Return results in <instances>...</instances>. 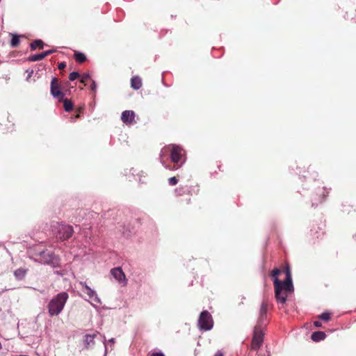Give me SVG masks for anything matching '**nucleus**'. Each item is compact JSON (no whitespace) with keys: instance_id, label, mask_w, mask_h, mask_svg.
<instances>
[{"instance_id":"1","label":"nucleus","mask_w":356,"mask_h":356,"mask_svg":"<svg viewBox=\"0 0 356 356\" xmlns=\"http://www.w3.org/2000/svg\"><path fill=\"white\" fill-rule=\"evenodd\" d=\"M284 272L286 275L284 282H281L277 277L274 279L275 296L278 302L285 303L286 300V292H291L293 290L292 283V277L290 266L286 264Z\"/></svg>"},{"instance_id":"2","label":"nucleus","mask_w":356,"mask_h":356,"mask_svg":"<svg viewBox=\"0 0 356 356\" xmlns=\"http://www.w3.org/2000/svg\"><path fill=\"white\" fill-rule=\"evenodd\" d=\"M68 297L69 296L66 292L59 293L54 296L47 305L49 315L52 317L60 314Z\"/></svg>"},{"instance_id":"3","label":"nucleus","mask_w":356,"mask_h":356,"mask_svg":"<svg viewBox=\"0 0 356 356\" xmlns=\"http://www.w3.org/2000/svg\"><path fill=\"white\" fill-rule=\"evenodd\" d=\"M53 232L56 238L61 241L69 239L74 233L73 227L71 225L58 222L53 226Z\"/></svg>"},{"instance_id":"4","label":"nucleus","mask_w":356,"mask_h":356,"mask_svg":"<svg viewBox=\"0 0 356 356\" xmlns=\"http://www.w3.org/2000/svg\"><path fill=\"white\" fill-rule=\"evenodd\" d=\"M264 329L259 326H254L250 346L252 350H257L260 348L264 341Z\"/></svg>"},{"instance_id":"5","label":"nucleus","mask_w":356,"mask_h":356,"mask_svg":"<svg viewBox=\"0 0 356 356\" xmlns=\"http://www.w3.org/2000/svg\"><path fill=\"white\" fill-rule=\"evenodd\" d=\"M213 321L211 314L205 310L200 313L198 319V327L202 330H210L213 327Z\"/></svg>"},{"instance_id":"6","label":"nucleus","mask_w":356,"mask_h":356,"mask_svg":"<svg viewBox=\"0 0 356 356\" xmlns=\"http://www.w3.org/2000/svg\"><path fill=\"white\" fill-rule=\"evenodd\" d=\"M268 306V305L267 301L263 300L260 307L259 314L255 326H259L263 329H265L266 327L268 322L267 318Z\"/></svg>"},{"instance_id":"7","label":"nucleus","mask_w":356,"mask_h":356,"mask_svg":"<svg viewBox=\"0 0 356 356\" xmlns=\"http://www.w3.org/2000/svg\"><path fill=\"white\" fill-rule=\"evenodd\" d=\"M51 94L59 99L60 101L63 99L64 93L60 90V86L57 78H53L51 82Z\"/></svg>"},{"instance_id":"8","label":"nucleus","mask_w":356,"mask_h":356,"mask_svg":"<svg viewBox=\"0 0 356 356\" xmlns=\"http://www.w3.org/2000/svg\"><path fill=\"white\" fill-rule=\"evenodd\" d=\"M36 256L39 257L37 259L40 263L49 264L53 262L54 254L51 251L48 250L40 251Z\"/></svg>"},{"instance_id":"9","label":"nucleus","mask_w":356,"mask_h":356,"mask_svg":"<svg viewBox=\"0 0 356 356\" xmlns=\"http://www.w3.org/2000/svg\"><path fill=\"white\" fill-rule=\"evenodd\" d=\"M182 149L178 146L172 145L170 149L171 160L175 164H177L182 156Z\"/></svg>"},{"instance_id":"10","label":"nucleus","mask_w":356,"mask_h":356,"mask_svg":"<svg viewBox=\"0 0 356 356\" xmlns=\"http://www.w3.org/2000/svg\"><path fill=\"white\" fill-rule=\"evenodd\" d=\"M135 113L133 111H124L122 113L121 120L127 124H130L134 122Z\"/></svg>"},{"instance_id":"11","label":"nucleus","mask_w":356,"mask_h":356,"mask_svg":"<svg viewBox=\"0 0 356 356\" xmlns=\"http://www.w3.org/2000/svg\"><path fill=\"white\" fill-rule=\"evenodd\" d=\"M113 277L119 282L126 284V277L121 268H115L111 271Z\"/></svg>"},{"instance_id":"12","label":"nucleus","mask_w":356,"mask_h":356,"mask_svg":"<svg viewBox=\"0 0 356 356\" xmlns=\"http://www.w3.org/2000/svg\"><path fill=\"white\" fill-rule=\"evenodd\" d=\"M55 51H56V50H54V49L47 50L41 54H35V55H32V56H29L28 60L31 62L41 60L44 59L45 57H47V56L53 54Z\"/></svg>"},{"instance_id":"13","label":"nucleus","mask_w":356,"mask_h":356,"mask_svg":"<svg viewBox=\"0 0 356 356\" xmlns=\"http://www.w3.org/2000/svg\"><path fill=\"white\" fill-rule=\"evenodd\" d=\"M80 284L82 286V291L86 293L89 298L92 299L93 297L96 296V293L93 291L90 286H88L86 282H81Z\"/></svg>"},{"instance_id":"14","label":"nucleus","mask_w":356,"mask_h":356,"mask_svg":"<svg viewBox=\"0 0 356 356\" xmlns=\"http://www.w3.org/2000/svg\"><path fill=\"white\" fill-rule=\"evenodd\" d=\"M131 86L134 90H138L142 86V79L138 76H134L131 79Z\"/></svg>"},{"instance_id":"15","label":"nucleus","mask_w":356,"mask_h":356,"mask_svg":"<svg viewBox=\"0 0 356 356\" xmlns=\"http://www.w3.org/2000/svg\"><path fill=\"white\" fill-rule=\"evenodd\" d=\"M95 334H86L85 335V346L86 348H89L91 346L95 345Z\"/></svg>"},{"instance_id":"16","label":"nucleus","mask_w":356,"mask_h":356,"mask_svg":"<svg viewBox=\"0 0 356 356\" xmlns=\"http://www.w3.org/2000/svg\"><path fill=\"white\" fill-rule=\"evenodd\" d=\"M326 337L325 332L321 331H316L312 333L311 338L314 341H320L323 340Z\"/></svg>"},{"instance_id":"17","label":"nucleus","mask_w":356,"mask_h":356,"mask_svg":"<svg viewBox=\"0 0 356 356\" xmlns=\"http://www.w3.org/2000/svg\"><path fill=\"white\" fill-rule=\"evenodd\" d=\"M10 35L12 38L10 40V46L13 48L17 47L20 43L19 36L15 33H10Z\"/></svg>"},{"instance_id":"18","label":"nucleus","mask_w":356,"mask_h":356,"mask_svg":"<svg viewBox=\"0 0 356 356\" xmlns=\"http://www.w3.org/2000/svg\"><path fill=\"white\" fill-rule=\"evenodd\" d=\"M31 50L34 51L37 48H39L40 49H43L44 47V42L41 40H35L30 44Z\"/></svg>"},{"instance_id":"19","label":"nucleus","mask_w":356,"mask_h":356,"mask_svg":"<svg viewBox=\"0 0 356 356\" xmlns=\"http://www.w3.org/2000/svg\"><path fill=\"white\" fill-rule=\"evenodd\" d=\"M26 272L27 269L20 268L14 272V275L17 279L22 280L26 276Z\"/></svg>"},{"instance_id":"20","label":"nucleus","mask_w":356,"mask_h":356,"mask_svg":"<svg viewBox=\"0 0 356 356\" xmlns=\"http://www.w3.org/2000/svg\"><path fill=\"white\" fill-rule=\"evenodd\" d=\"M74 59L79 63H83L86 60V56L84 54L76 51L74 54Z\"/></svg>"},{"instance_id":"21","label":"nucleus","mask_w":356,"mask_h":356,"mask_svg":"<svg viewBox=\"0 0 356 356\" xmlns=\"http://www.w3.org/2000/svg\"><path fill=\"white\" fill-rule=\"evenodd\" d=\"M63 102V107L65 111L69 112L73 109V103L68 99H62Z\"/></svg>"},{"instance_id":"22","label":"nucleus","mask_w":356,"mask_h":356,"mask_svg":"<svg viewBox=\"0 0 356 356\" xmlns=\"http://www.w3.org/2000/svg\"><path fill=\"white\" fill-rule=\"evenodd\" d=\"M318 318L324 321H329L331 319V313L323 312L318 316Z\"/></svg>"},{"instance_id":"23","label":"nucleus","mask_w":356,"mask_h":356,"mask_svg":"<svg viewBox=\"0 0 356 356\" xmlns=\"http://www.w3.org/2000/svg\"><path fill=\"white\" fill-rule=\"evenodd\" d=\"M88 80H90V76L89 74H84L81 76V79L80 82L82 83L84 86L87 85V82Z\"/></svg>"},{"instance_id":"24","label":"nucleus","mask_w":356,"mask_h":356,"mask_svg":"<svg viewBox=\"0 0 356 356\" xmlns=\"http://www.w3.org/2000/svg\"><path fill=\"white\" fill-rule=\"evenodd\" d=\"M79 76H80V74L79 72H73L70 74L69 79L70 81H74L75 79H78Z\"/></svg>"},{"instance_id":"25","label":"nucleus","mask_w":356,"mask_h":356,"mask_svg":"<svg viewBox=\"0 0 356 356\" xmlns=\"http://www.w3.org/2000/svg\"><path fill=\"white\" fill-rule=\"evenodd\" d=\"M352 207L353 206H351L350 204H343V212L350 214L351 213L350 207Z\"/></svg>"},{"instance_id":"26","label":"nucleus","mask_w":356,"mask_h":356,"mask_svg":"<svg viewBox=\"0 0 356 356\" xmlns=\"http://www.w3.org/2000/svg\"><path fill=\"white\" fill-rule=\"evenodd\" d=\"M168 183L171 186H175L178 183V179L175 177H172L168 179Z\"/></svg>"},{"instance_id":"27","label":"nucleus","mask_w":356,"mask_h":356,"mask_svg":"<svg viewBox=\"0 0 356 356\" xmlns=\"http://www.w3.org/2000/svg\"><path fill=\"white\" fill-rule=\"evenodd\" d=\"M280 272L281 271H280V269L275 268L271 272V276L273 277L275 279V277H277V276L280 275Z\"/></svg>"},{"instance_id":"28","label":"nucleus","mask_w":356,"mask_h":356,"mask_svg":"<svg viewBox=\"0 0 356 356\" xmlns=\"http://www.w3.org/2000/svg\"><path fill=\"white\" fill-rule=\"evenodd\" d=\"M84 106H80L76 108V115H75V118H79L80 117V114L83 112Z\"/></svg>"},{"instance_id":"29","label":"nucleus","mask_w":356,"mask_h":356,"mask_svg":"<svg viewBox=\"0 0 356 356\" xmlns=\"http://www.w3.org/2000/svg\"><path fill=\"white\" fill-rule=\"evenodd\" d=\"M90 89L92 91H93L95 92H96L97 85L94 80H91Z\"/></svg>"},{"instance_id":"30","label":"nucleus","mask_w":356,"mask_h":356,"mask_svg":"<svg viewBox=\"0 0 356 356\" xmlns=\"http://www.w3.org/2000/svg\"><path fill=\"white\" fill-rule=\"evenodd\" d=\"M66 67V64L65 62H61V63H58V67L59 70H63L64 68H65Z\"/></svg>"},{"instance_id":"31","label":"nucleus","mask_w":356,"mask_h":356,"mask_svg":"<svg viewBox=\"0 0 356 356\" xmlns=\"http://www.w3.org/2000/svg\"><path fill=\"white\" fill-rule=\"evenodd\" d=\"M314 325L315 327H322V323L321 321H316L314 322Z\"/></svg>"},{"instance_id":"32","label":"nucleus","mask_w":356,"mask_h":356,"mask_svg":"<svg viewBox=\"0 0 356 356\" xmlns=\"http://www.w3.org/2000/svg\"><path fill=\"white\" fill-rule=\"evenodd\" d=\"M150 356H165L162 353H153Z\"/></svg>"},{"instance_id":"33","label":"nucleus","mask_w":356,"mask_h":356,"mask_svg":"<svg viewBox=\"0 0 356 356\" xmlns=\"http://www.w3.org/2000/svg\"><path fill=\"white\" fill-rule=\"evenodd\" d=\"M214 356H223V354L220 351H218L214 355Z\"/></svg>"},{"instance_id":"34","label":"nucleus","mask_w":356,"mask_h":356,"mask_svg":"<svg viewBox=\"0 0 356 356\" xmlns=\"http://www.w3.org/2000/svg\"><path fill=\"white\" fill-rule=\"evenodd\" d=\"M191 202V198H188L187 204H189Z\"/></svg>"},{"instance_id":"35","label":"nucleus","mask_w":356,"mask_h":356,"mask_svg":"<svg viewBox=\"0 0 356 356\" xmlns=\"http://www.w3.org/2000/svg\"><path fill=\"white\" fill-rule=\"evenodd\" d=\"M180 190H181V188H177V189H176V192H178V191H180Z\"/></svg>"},{"instance_id":"36","label":"nucleus","mask_w":356,"mask_h":356,"mask_svg":"<svg viewBox=\"0 0 356 356\" xmlns=\"http://www.w3.org/2000/svg\"><path fill=\"white\" fill-rule=\"evenodd\" d=\"M218 169L220 171H222L221 168H220V165L218 166Z\"/></svg>"},{"instance_id":"37","label":"nucleus","mask_w":356,"mask_h":356,"mask_svg":"<svg viewBox=\"0 0 356 356\" xmlns=\"http://www.w3.org/2000/svg\"><path fill=\"white\" fill-rule=\"evenodd\" d=\"M179 166H180V165H179L177 167L175 166L174 168L177 169Z\"/></svg>"}]
</instances>
